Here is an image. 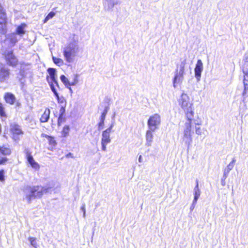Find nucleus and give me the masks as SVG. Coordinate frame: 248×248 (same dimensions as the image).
<instances>
[{
  "label": "nucleus",
  "instance_id": "23",
  "mask_svg": "<svg viewBox=\"0 0 248 248\" xmlns=\"http://www.w3.org/2000/svg\"><path fill=\"white\" fill-rule=\"evenodd\" d=\"M69 131H70L69 126L67 125H65L63 127V128L61 131L62 137H67L69 134Z\"/></svg>",
  "mask_w": 248,
  "mask_h": 248
},
{
  "label": "nucleus",
  "instance_id": "3",
  "mask_svg": "<svg viewBox=\"0 0 248 248\" xmlns=\"http://www.w3.org/2000/svg\"><path fill=\"white\" fill-rule=\"evenodd\" d=\"M78 49V46L72 43L69 44L64 48L63 55L67 62L70 63L74 61V57Z\"/></svg>",
  "mask_w": 248,
  "mask_h": 248
},
{
  "label": "nucleus",
  "instance_id": "5",
  "mask_svg": "<svg viewBox=\"0 0 248 248\" xmlns=\"http://www.w3.org/2000/svg\"><path fill=\"white\" fill-rule=\"evenodd\" d=\"M2 55L5 62L9 66L15 67L19 64L18 60L14 54L13 50L4 52Z\"/></svg>",
  "mask_w": 248,
  "mask_h": 248
},
{
  "label": "nucleus",
  "instance_id": "40",
  "mask_svg": "<svg viewBox=\"0 0 248 248\" xmlns=\"http://www.w3.org/2000/svg\"><path fill=\"white\" fill-rule=\"evenodd\" d=\"M196 132L198 134H201V130L200 128H197L196 130Z\"/></svg>",
  "mask_w": 248,
  "mask_h": 248
},
{
  "label": "nucleus",
  "instance_id": "24",
  "mask_svg": "<svg viewBox=\"0 0 248 248\" xmlns=\"http://www.w3.org/2000/svg\"><path fill=\"white\" fill-rule=\"evenodd\" d=\"M60 79L62 82L66 86L74 85V84L70 83L68 78L64 75H62L60 76Z\"/></svg>",
  "mask_w": 248,
  "mask_h": 248
},
{
  "label": "nucleus",
  "instance_id": "21",
  "mask_svg": "<svg viewBox=\"0 0 248 248\" xmlns=\"http://www.w3.org/2000/svg\"><path fill=\"white\" fill-rule=\"evenodd\" d=\"M200 191L199 189L198 181L197 180L196 181V185L195 187L194 199V201H193L194 202L196 203L197 202L198 199L200 197Z\"/></svg>",
  "mask_w": 248,
  "mask_h": 248
},
{
  "label": "nucleus",
  "instance_id": "10",
  "mask_svg": "<svg viewBox=\"0 0 248 248\" xmlns=\"http://www.w3.org/2000/svg\"><path fill=\"white\" fill-rule=\"evenodd\" d=\"M190 99L186 93H182L179 104L184 110L192 107V104L190 102Z\"/></svg>",
  "mask_w": 248,
  "mask_h": 248
},
{
  "label": "nucleus",
  "instance_id": "6",
  "mask_svg": "<svg viewBox=\"0 0 248 248\" xmlns=\"http://www.w3.org/2000/svg\"><path fill=\"white\" fill-rule=\"evenodd\" d=\"M161 122L160 116L158 114L155 113L151 116L147 122L149 128L153 131L157 128Z\"/></svg>",
  "mask_w": 248,
  "mask_h": 248
},
{
  "label": "nucleus",
  "instance_id": "28",
  "mask_svg": "<svg viewBox=\"0 0 248 248\" xmlns=\"http://www.w3.org/2000/svg\"><path fill=\"white\" fill-rule=\"evenodd\" d=\"M48 141L49 145L52 147H55L57 145V142L55 139L54 137L50 136L47 140Z\"/></svg>",
  "mask_w": 248,
  "mask_h": 248
},
{
  "label": "nucleus",
  "instance_id": "20",
  "mask_svg": "<svg viewBox=\"0 0 248 248\" xmlns=\"http://www.w3.org/2000/svg\"><path fill=\"white\" fill-rule=\"evenodd\" d=\"M184 110L185 111L187 120L188 121V123H190V124H191L192 120L193 119L194 115V109L191 107Z\"/></svg>",
  "mask_w": 248,
  "mask_h": 248
},
{
  "label": "nucleus",
  "instance_id": "33",
  "mask_svg": "<svg viewBox=\"0 0 248 248\" xmlns=\"http://www.w3.org/2000/svg\"><path fill=\"white\" fill-rule=\"evenodd\" d=\"M108 108L106 107L103 112L101 113V116H100V121H105V119L106 118V114L108 112Z\"/></svg>",
  "mask_w": 248,
  "mask_h": 248
},
{
  "label": "nucleus",
  "instance_id": "30",
  "mask_svg": "<svg viewBox=\"0 0 248 248\" xmlns=\"http://www.w3.org/2000/svg\"><path fill=\"white\" fill-rule=\"evenodd\" d=\"M6 117L7 115L5 112L4 108L3 105L0 103V117L6 118Z\"/></svg>",
  "mask_w": 248,
  "mask_h": 248
},
{
  "label": "nucleus",
  "instance_id": "2",
  "mask_svg": "<svg viewBox=\"0 0 248 248\" xmlns=\"http://www.w3.org/2000/svg\"><path fill=\"white\" fill-rule=\"evenodd\" d=\"M27 189L29 193L26 195V199L29 203L33 198H41L47 191L46 188L39 186H28Z\"/></svg>",
  "mask_w": 248,
  "mask_h": 248
},
{
  "label": "nucleus",
  "instance_id": "25",
  "mask_svg": "<svg viewBox=\"0 0 248 248\" xmlns=\"http://www.w3.org/2000/svg\"><path fill=\"white\" fill-rule=\"evenodd\" d=\"M26 26L25 24H22L18 26L16 29V33L18 34L21 35L25 33L24 28Z\"/></svg>",
  "mask_w": 248,
  "mask_h": 248
},
{
  "label": "nucleus",
  "instance_id": "29",
  "mask_svg": "<svg viewBox=\"0 0 248 248\" xmlns=\"http://www.w3.org/2000/svg\"><path fill=\"white\" fill-rule=\"evenodd\" d=\"M55 15V13L54 12L51 11L50 12L45 18L43 23H46L48 20L53 18Z\"/></svg>",
  "mask_w": 248,
  "mask_h": 248
},
{
  "label": "nucleus",
  "instance_id": "38",
  "mask_svg": "<svg viewBox=\"0 0 248 248\" xmlns=\"http://www.w3.org/2000/svg\"><path fill=\"white\" fill-rule=\"evenodd\" d=\"M65 157L66 158H69V157L74 158V156H73V154L71 153H69L66 154L65 155Z\"/></svg>",
  "mask_w": 248,
  "mask_h": 248
},
{
  "label": "nucleus",
  "instance_id": "15",
  "mask_svg": "<svg viewBox=\"0 0 248 248\" xmlns=\"http://www.w3.org/2000/svg\"><path fill=\"white\" fill-rule=\"evenodd\" d=\"M11 153L12 150L10 146L6 144L0 145V155H1L4 156H9L11 155Z\"/></svg>",
  "mask_w": 248,
  "mask_h": 248
},
{
  "label": "nucleus",
  "instance_id": "35",
  "mask_svg": "<svg viewBox=\"0 0 248 248\" xmlns=\"http://www.w3.org/2000/svg\"><path fill=\"white\" fill-rule=\"evenodd\" d=\"M104 126V121H100L98 124V129L99 130H101Z\"/></svg>",
  "mask_w": 248,
  "mask_h": 248
},
{
  "label": "nucleus",
  "instance_id": "39",
  "mask_svg": "<svg viewBox=\"0 0 248 248\" xmlns=\"http://www.w3.org/2000/svg\"><path fill=\"white\" fill-rule=\"evenodd\" d=\"M5 11V10L2 6L1 3L0 2V12H2V11Z\"/></svg>",
  "mask_w": 248,
  "mask_h": 248
},
{
  "label": "nucleus",
  "instance_id": "18",
  "mask_svg": "<svg viewBox=\"0 0 248 248\" xmlns=\"http://www.w3.org/2000/svg\"><path fill=\"white\" fill-rule=\"evenodd\" d=\"M65 107L62 106L60 110V114L58 119V125L60 126L63 124L65 121Z\"/></svg>",
  "mask_w": 248,
  "mask_h": 248
},
{
  "label": "nucleus",
  "instance_id": "31",
  "mask_svg": "<svg viewBox=\"0 0 248 248\" xmlns=\"http://www.w3.org/2000/svg\"><path fill=\"white\" fill-rule=\"evenodd\" d=\"M29 239L30 241L31 244L34 248H37L38 247V245L36 238L34 237H30Z\"/></svg>",
  "mask_w": 248,
  "mask_h": 248
},
{
  "label": "nucleus",
  "instance_id": "12",
  "mask_svg": "<svg viewBox=\"0 0 248 248\" xmlns=\"http://www.w3.org/2000/svg\"><path fill=\"white\" fill-rule=\"evenodd\" d=\"M26 159L28 162V163L30 164L31 166L35 169V170H39L40 169V165L39 164L36 162L35 160L34 159L33 156L31 155V153L30 152H27L26 153Z\"/></svg>",
  "mask_w": 248,
  "mask_h": 248
},
{
  "label": "nucleus",
  "instance_id": "34",
  "mask_svg": "<svg viewBox=\"0 0 248 248\" xmlns=\"http://www.w3.org/2000/svg\"><path fill=\"white\" fill-rule=\"evenodd\" d=\"M8 159L6 156H2L0 158V165H4L7 163Z\"/></svg>",
  "mask_w": 248,
  "mask_h": 248
},
{
  "label": "nucleus",
  "instance_id": "22",
  "mask_svg": "<svg viewBox=\"0 0 248 248\" xmlns=\"http://www.w3.org/2000/svg\"><path fill=\"white\" fill-rule=\"evenodd\" d=\"M243 83L244 85V92H248V73H245L244 76Z\"/></svg>",
  "mask_w": 248,
  "mask_h": 248
},
{
  "label": "nucleus",
  "instance_id": "36",
  "mask_svg": "<svg viewBox=\"0 0 248 248\" xmlns=\"http://www.w3.org/2000/svg\"><path fill=\"white\" fill-rule=\"evenodd\" d=\"M108 143V142L101 141V144H102V150L103 151H106V145Z\"/></svg>",
  "mask_w": 248,
  "mask_h": 248
},
{
  "label": "nucleus",
  "instance_id": "17",
  "mask_svg": "<svg viewBox=\"0 0 248 248\" xmlns=\"http://www.w3.org/2000/svg\"><path fill=\"white\" fill-rule=\"evenodd\" d=\"M50 109L48 108H46L43 113L41 115L40 118V122L41 123H45L47 122L49 119L50 117Z\"/></svg>",
  "mask_w": 248,
  "mask_h": 248
},
{
  "label": "nucleus",
  "instance_id": "19",
  "mask_svg": "<svg viewBox=\"0 0 248 248\" xmlns=\"http://www.w3.org/2000/svg\"><path fill=\"white\" fill-rule=\"evenodd\" d=\"M186 128L184 130V137L191 140V124L186 123L185 124Z\"/></svg>",
  "mask_w": 248,
  "mask_h": 248
},
{
  "label": "nucleus",
  "instance_id": "13",
  "mask_svg": "<svg viewBox=\"0 0 248 248\" xmlns=\"http://www.w3.org/2000/svg\"><path fill=\"white\" fill-rule=\"evenodd\" d=\"M203 70V64L202 61L201 60H198L197 61V63L196 64L194 72H195V76L197 78L198 80H199L201 77V73Z\"/></svg>",
  "mask_w": 248,
  "mask_h": 248
},
{
  "label": "nucleus",
  "instance_id": "11",
  "mask_svg": "<svg viewBox=\"0 0 248 248\" xmlns=\"http://www.w3.org/2000/svg\"><path fill=\"white\" fill-rule=\"evenodd\" d=\"M186 65V62H183L181 63L180 66V70L178 73H177L173 78V83L174 87L176 86V84L180 80H182L184 75L185 67Z\"/></svg>",
  "mask_w": 248,
  "mask_h": 248
},
{
  "label": "nucleus",
  "instance_id": "8",
  "mask_svg": "<svg viewBox=\"0 0 248 248\" xmlns=\"http://www.w3.org/2000/svg\"><path fill=\"white\" fill-rule=\"evenodd\" d=\"M7 16L6 11L0 12V33L5 34L7 32L6 25Z\"/></svg>",
  "mask_w": 248,
  "mask_h": 248
},
{
  "label": "nucleus",
  "instance_id": "37",
  "mask_svg": "<svg viewBox=\"0 0 248 248\" xmlns=\"http://www.w3.org/2000/svg\"><path fill=\"white\" fill-rule=\"evenodd\" d=\"M41 137H43V138H46L48 140L49 139V137H50L51 136L47 135L45 133H42L41 134Z\"/></svg>",
  "mask_w": 248,
  "mask_h": 248
},
{
  "label": "nucleus",
  "instance_id": "1",
  "mask_svg": "<svg viewBox=\"0 0 248 248\" xmlns=\"http://www.w3.org/2000/svg\"><path fill=\"white\" fill-rule=\"evenodd\" d=\"M49 76H46V79L49 83L50 89L56 96L58 103L64 105V107L66 104V101L63 96H59V94L55 88L54 84L57 87L59 86L58 81L56 79V70L53 68H48L47 70Z\"/></svg>",
  "mask_w": 248,
  "mask_h": 248
},
{
  "label": "nucleus",
  "instance_id": "42",
  "mask_svg": "<svg viewBox=\"0 0 248 248\" xmlns=\"http://www.w3.org/2000/svg\"><path fill=\"white\" fill-rule=\"evenodd\" d=\"M234 161H235V160H232L231 163H234Z\"/></svg>",
  "mask_w": 248,
  "mask_h": 248
},
{
  "label": "nucleus",
  "instance_id": "16",
  "mask_svg": "<svg viewBox=\"0 0 248 248\" xmlns=\"http://www.w3.org/2000/svg\"><path fill=\"white\" fill-rule=\"evenodd\" d=\"M112 128V125H111L108 128L103 132L101 141L108 143L110 142V133L111 131Z\"/></svg>",
  "mask_w": 248,
  "mask_h": 248
},
{
  "label": "nucleus",
  "instance_id": "4",
  "mask_svg": "<svg viewBox=\"0 0 248 248\" xmlns=\"http://www.w3.org/2000/svg\"><path fill=\"white\" fill-rule=\"evenodd\" d=\"M10 132L12 139L15 141H18L20 140V137L22 136L24 132L21 126L18 124L14 123L10 124Z\"/></svg>",
  "mask_w": 248,
  "mask_h": 248
},
{
  "label": "nucleus",
  "instance_id": "26",
  "mask_svg": "<svg viewBox=\"0 0 248 248\" xmlns=\"http://www.w3.org/2000/svg\"><path fill=\"white\" fill-rule=\"evenodd\" d=\"M153 131L150 129V130H148L146 133V140L149 142H151L152 141V140L153 138V135L152 134Z\"/></svg>",
  "mask_w": 248,
  "mask_h": 248
},
{
  "label": "nucleus",
  "instance_id": "7",
  "mask_svg": "<svg viewBox=\"0 0 248 248\" xmlns=\"http://www.w3.org/2000/svg\"><path fill=\"white\" fill-rule=\"evenodd\" d=\"M11 75L10 69L4 64L0 63V82L7 81Z\"/></svg>",
  "mask_w": 248,
  "mask_h": 248
},
{
  "label": "nucleus",
  "instance_id": "32",
  "mask_svg": "<svg viewBox=\"0 0 248 248\" xmlns=\"http://www.w3.org/2000/svg\"><path fill=\"white\" fill-rule=\"evenodd\" d=\"M5 170L4 169L0 170V182L3 183L5 182Z\"/></svg>",
  "mask_w": 248,
  "mask_h": 248
},
{
  "label": "nucleus",
  "instance_id": "14",
  "mask_svg": "<svg viewBox=\"0 0 248 248\" xmlns=\"http://www.w3.org/2000/svg\"><path fill=\"white\" fill-rule=\"evenodd\" d=\"M3 98L6 103L11 105H14L16 102V98L15 95L11 93H5Z\"/></svg>",
  "mask_w": 248,
  "mask_h": 248
},
{
  "label": "nucleus",
  "instance_id": "9",
  "mask_svg": "<svg viewBox=\"0 0 248 248\" xmlns=\"http://www.w3.org/2000/svg\"><path fill=\"white\" fill-rule=\"evenodd\" d=\"M7 16L6 11L0 12V33L5 34L7 32L6 25Z\"/></svg>",
  "mask_w": 248,
  "mask_h": 248
},
{
  "label": "nucleus",
  "instance_id": "27",
  "mask_svg": "<svg viewBox=\"0 0 248 248\" xmlns=\"http://www.w3.org/2000/svg\"><path fill=\"white\" fill-rule=\"evenodd\" d=\"M52 60L53 62L58 66H61L63 64V61L62 59L53 57Z\"/></svg>",
  "mask_w": 248,
  "mask_h": 248
},
{
  "label": "nucleus",
  "instance_id": "41",
  "mask_svg": "<svg viewBox=\"0 0 248 248\" xmlns=\"http://www.w3.org/2000/svg\"><path fill=\"white\" fill-rule=\"evenodd\" d=\"M1 131H2V126H1V124H0V134L1 133Z\"/></svg>",
  "mask_w": 248,
  "mask_h": 248
}]
</instances>
